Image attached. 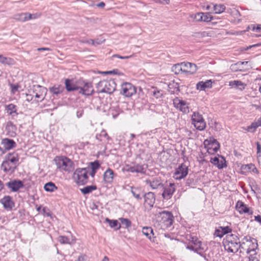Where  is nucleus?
I'll return each mask as SVG.
<instances>
[{
  "label": "nucleus",
  "mask_w": 261,
  "mask_h": 261,
  "mask_svg": "<svg viewBox=\"0 0 261 261\" xmlns=\"http://www.w3.org/2000/svg\"><path fill=\"white\" fill-rule=\"evenodd\" d=\"M131 193L138 200H141L142 197L140 196V190L137 188H132Z\"/></svg>",
  "instance_id": "43"
},
{
  "label": "nucleus",
  "mask_w": 261,
  "mask_h": 261,
  "mask_svg": "<svg viewBox=\"0 0 261 261\" xmlns=\"http://www.w3.org/2000/svg\"><path fill=\"white\" fill-rule=\"evenodd\" d=\"M185 68H184L183 62L180 64L174 65L172 68V70L175 72V74H178L180 71L184 72Z\"/></svg>",
  "instance_id": "40"
},
{
  "label": "nucleus",
  "mask_w": 261,
  "mask_h": 261,
  "mask_svg": "<svg viewBox=\"0 0 261 261\" xmlns=\"http://www.w3.org/2000/svg\"><path fill=\"white\" fill-rule=\"evenodd\" d=\"M164 191L162 194V197L166 200L170 199L175 191V186L174 184L170 183L169 185L163 187Z\"/></svg>",
  "instance_id": "12"
},
{
  "label": "nucleus",
  "mask_w": 261,
  "mask_h": 261,
  "mask_svg": "<svg viewBox=\"0 0 261 261\" xmlns=\"http://www.w3.org/2000/svg\"><path fill=\"white\" fill-rule=\"evenodd\" d=\"M65 87L67 91H73L78 90L79 86L75 85L72 80L67 79L65 82Z\"/></svg>",
  "instance_id": "24"
},
{
  "label": "nucleus",
  "mask_w": 261,
  "mask_h": 261,
  "mask_svg": "<svg viewBox=\"0 0 261 261\" xmlns=\"http://www.w3.org/2000/svg\"><path fill=\"white\" fill-rule=\"evenodd\" d=\"M106 221L108 222L110 227L115 228L116 230H119L121 227V224L118 223L117 220H110L109 218H106Z\"/></svg>",
  "instance_id": "34"
},
{
  "label": "nucleus",
  "mask_w": 261,
  "mask_h": 261,
  "mask_svg": "<svg viewBox=\"0 0 261 261\" xmlns=\"http://www.w3.org/2000/svg\"><path fill=\"white\" fill-rule=\"evenodd\" d=\"M153 91H151L152 95L156 98H160L163 96L162 91L158 90L156 88H153Z\"/></svg>",
  "instance_id": "44"
},
{
  "label": "nucleus",
  "mask_w": 261,
  "mask_h": 261,
  "mask_svg": "<svg viewBox=\"0 0 261 261\" xmlns=\"http://www.w3.org/2000/svg\"><path fill=\"white\" fill-rule=\"evenodd\" d=\"M1 169L5 172H8L10 171L11 172H13L16 169L15 166H13L12 165H11V163L7 160L3 162L1 165Z\"/></svg>",
  "instance_id": "25"
},
{
  "label": "nucleus",
  "mask_w": 261,
  "mask_h": 261,
  "mask_svg": "<svg viewBox=\"0 0 261 261\" xmlns=\"http://www.w3.org/2000/svg\"><path fill=\"white\" fill-rule=\"evenodd\" d=\"M119 220L120 221L122 227L124 228H128L132 225L131 221L127 218H120Z\"/></svg>",
  "instance_id": "41"
},
{
  "label": "nucleus",
  "mask_w": 261,
  "mask_h": 261,
  "mask_svg": "<svg viewBox=\"0 0 261 261\" xmlns=\"http://www.w3.org/2000/svg\"><path fill=\"white\" fill-rule=\"evenodd\" d=\"M214 145L215 146L214 147H211V146H207V151L210 154H213L216 152L220 148V144L217 141H214Z\"/></svg>",
  "instance_id": "37"
},
{
  "label": "nucleus",
  "mask_w": 261,
  "mask_h": 261,
  "mask_svg": "<svg viewBox=\"0 0 261 261\" xmlns=\"http://www.w3.org/2000/svg\"><path fill=\"white\" fill-rule=\"evenodd\" d=\"M173 105L177 109L184 113L189 112L188 104L184 100L176 97L173 100Z\"/></svg>",
  "instance_id": "10"
},
{
  "label": "nucleus",
  "mask_w": 261,
  "mask_h": 261,
  "mask_svg": "<svg viewBox=\"0 0 261 261\" xmlns=\"http://www.w3.org/2000/svg\"><path fill=\"white\" fill-rule=\"evenodd\" d=\"M258 125L255 122H252V124L248 126L247 127V130L250 132H254L256 129L258 127Z\"/></svg>",
  "instance_id": "49"
},
{
  "label": "nucleus",
  "mask_w": 261,
  "mask_h": 261,
  "mask_svg": "<svg viewBox=\"0 0 261 261\" xmlns=\"http://www.w3.org/2000/svg\"><path fill=\"white\" fill-rule=\"evenodd\" d=\"M38 51H43V50H46V51H51V49L48 47H41V48H37Z\"/></svg>",
  "instance_id": "59"
},
{
  "label": "nucleus",
  "mask_w": 261,
  "mask_h": 261,
  "mask_svg": "<svg viewBox=\"0 0 261 261\" xmlns=\"http://www.w3.org/2000/svg\"><path fill=\"white\" fill-rule=\"evenodd\" d=\"M90 165L91 169L93 170H95L96 171L100 167V164L99 163V162L98 161H95L94 162L90 163Z\"/></svg>",
  "instance_id": "48"
},
{
  "label": "nucleus",
  "mask_w": 261,
  "mask_h": 261,
  "mask_svg": "<svg viewBox=\"0 0 261 261\" xmlns=\"http://www.w3.org/2000/svg\"><path fill=\"white\" fill-rule=\"evenodd\" d=\"M12 60L11 58L3 56L1 61V63L3 64L10 65L12 63Z\"/></svg>",
  "instance_id": "50"
},
{
  "label": "nucleus",
  "mask_w": 261,
  "mask_h": 261,
  "mask_svg": "<svg viewBox=\"0 0 261 261\" xmlns=\"http://www.w3.org/2000/svg\"><path fill=\"white\" fill-rule=\"evenodd\" d=\"M236 210L240 214L247 213L249 212V208L241 201H238L236 205Z\"/></svg>",
  "instance_id": "27"
},
{
  "label": "nucleus",
  "mask_w": 261,
  "mask_h": 261,
  "mask_svg": "<svg viewBox=\"0 0 261 261\" xmlns=\"http://www.w3.org/2000/svg\"><path fill=\"white\" fill-rule=\"evenodd\" d=\"M31 14L29 13H22L14 16V19L18 21H25L30 20Z\"/></svg>",
  "instance_id": "30"
},
{
  "label": "nucleus",
  "mask_w": 261,
  "mask_h": 261,
  "mask_svg": "<svg viewBox=\"0 0 261 261\" xmlns=\"http://www.w3.org/2000/svg\"><path fill=\"white\" fill-rule=\"evenodd\" d=\"M258 244L256 239L249 236H246L242 240V248L246 251L247 254H252L256 252Z\"/></svg>",
  "instance_id": "2"
},
{
  "label": "nucleus",
  "mask_w": 261,
  "mask_h": 261,
  "mask_svg": "<svg viewBox=\"0 0 261 261\" xmlns=\"http://www.w3.org/2000/svg\"><path fill=\"white\" fill-rule=\"evenodd\" d=\"M212 16L208 13H203L202 16V21L204 22H210L212 19Z\"/></svg>",
  "instance_id": "45"
},
{
  "label": "nucleus",
  "mask_w": 261,
  "mask_h": 261,
  "mask_svg": "<svg viewBox=\"0 0 261 261\" xmlns=\"http://www.w3.org/2000/svg\"><path fill=\"white\" fill-rule=\"evenodd\" d=\"M205 32H199V33H196V37H204L205 36Z\"/></svg>",
  "instance_id": "61"
},
{
  "label": "nucleus",
  "mask_w": 261,
  "mask_h": 261,
  "mask_svg": "<svg viewBox=\"0 0 261 261\" xmlns=\"http://www.w3.org/2000/svg\"><path fill=\"white\" fill-rule=\"evenodd\" d=\"M252 30L258 32H261V24H258L256 27L253 25L252 27Z\"/></svg>",
  "instance_id": "54"
},
{
  "label": "nucleus",
  "mask_w": 261,
  "mask_h": 261,
  "mask_svg": "<svg viewBox=\"0 0 261 261\" xmlns=\"http://www.w3.org/2000/svg\"><path fill=\"white\" fill-rule=\"evenodd\" d=\"M1 145L4 148L5 150H3L2 148L0 147V151L3 153H5L6 150H9L15 148L16 146V143L12 139L5 138L2 140Z\"/></svg>",
  "instance_id": "13"
},
{
  "label": "nucleus",
  "mask_w": 261,
  "mask_h": 261,
  "mask_svg": "<svg viewBox=\"0 0 261 261\" xmlns=\"http://www.w3.org/2000/svg\"><path fill=\"white\" fill-rule=\"evenodd\" d=\"M224 246L228 252L236 253L242 248V242H240L237 236L231 234L227 236Z\"/></svg>",
  "instance_id": "1"
},
{
  "label": "nucleus",
  "mask_w": 261,
  "mask_h": 261,
  "mask_svg": "<svg viewBox=\"0 0 261 261\" xmlns=\"http://www.w3.org/2000/svg\"><path fill=\"white\" fill-rule=\"evenodd\" d=\"M200 241H197V243H194V244L197 245L198 244H201ZM187 248L191 250L194 251L195 252H198V249H200V245H198V247L195 248L193 245H188Z\"/></svg>",
  "instance_id": "47"
},
{
  "label": "nucleus",
  "mask_w": 261,
  "mask_h": 261,
  "mask_svg": "<svg viewBox=\"0 0 261 261\" xmlns=\"http://www.w3.org/2000/svg\"><path fill=\"white\" fill-rule=\"evenodd\" d=\"M100 137H103L106 138L107 139H109L108 135L105 130H102L99 135Z\"/></svg>",
  "instance_id": "56"
},
{
  "label": "nucleus",
  "mask_w": 261,
  "mask_h": 261,
  "mask_svg": "<svg viewBox=\"0 0 261 261\" xmlns=\"http://www.w3.org/2000/svg\"><path fill=\"white\" fill-rule=\"evenodd\" d=\"M144 198V206L150 209L153 206L155 200V195L153 193L149 192L143 195Z\"/></svg>",
  "instance_id": "11"
},
{
  "label": "nucleus",
  "mask_w": 261,
  "mask_h": 261,
  "mask_svg": "<svg viewBox=\"0 0 261 261\" xmlns=\"http://www.w3.org/2000/svg\"><path fill=\"white\" fill-rule=\"evenodd\" d=\"M6 160L16 168L19 161V158L18 154L15 152L9 153L6 156Z\"/></svg>",
  "instance_id": "23"
},
{
  "label": "nucleus",
  "mask_w": 261,
  "mask_h": 261,
  "mask_svg": "<svg viewBox=\"0 0 261 261\" xmlns=\"http://www.w3.org/2000/svg\"><path fill=\"white\" fill-rule=\"evenodd\" d=\"M69 236H60L58 241L62 244H73L75 243V238L72 236L70 232H68Z\"/></svg>",
  "instance_id": "16"
},
{
  "label": "nucleus",
  "mask_w": 261,
  "mask_h": 261,
  "mask_svg": "<svg viewBox=\"0 0 261 261\" xmlns=\"http://www.w3.org/2000/svg\"><path fill=\"white\" fill-rule=\"evenodd\" d=\"M147 165L136 164L130 166L127 171L132 173H140L144 174L145 173L147 168Z\"/></svg>",
  "instance_id": "15"
},
{
  "label": "nucleus",
  "mask_w": 261,
  "mask_h": 261,
  "mask_svg": "<svg viewBox=\"0 0 261 261\" xmlns=\"http://www.w3.org/2000/svg\"><path fill=\"white\" fill-rule=\"evenodd\" d=\"M214 141H217V140L213 138H210L209 140H205L204 142V144L205 146L207 145V146H211V147H214L215 146V145H214Z\"/></svg>",
  "instance_id": "46"
},
{
  "label": "nucleus",
  "mask_w": 261,
  "mask_h": 261,
  "mask_svg": "<svg viewBox=\"0 0 261 261\" xmlns=\"http://www.w3.org/2000/svg\"><path fill=\"white\" fill-rule=\"evenodd\" d=\"M203 13H198L195 15V19L197 21H202Z\"/></svg>",
  "instance_id": "51"
},
{
  "label": "nucleus",
  "mask_w": 261,
  "mask_h": 261,
  "mask_svg": "<svg viewBox=\"0 0 261 261\" xmlns=\"http://www.w3.org/2000/svg\"><path fill=\"white\" fill-rule=\"evenodd\" d=\"M87 257L85 255H82L80 256L76 261H86Z\"/></svg>",
  "instance_id": "55"
},
{
  "label": "nucleus",
  "mask_w": 261,
  "mask_h": 261,
  "mask_svg": "<svg viewBox=\"0 0 261 261\" xmlns=\"http://www.w3.org/2000/svg\"><path fill=\"white\" fill-rule=\"evenodd\" d=\"M16 107L14 104L11 103L6 106V110L7 112L12 116H17L18 113L16 112Z\"/></svg>",
  "instance_id": "31"
},
{
  "label": "nucleus",
  "mask_w": 261,
  "mask_h": 261,
  "mask_svg": "<svg viewBox=\"0 0 261 261\" xmlns=\"http://www.w3.org/2000/svg\"><path fill=\"white\" fill-rule=\"evenodd\" d=\"M132 56H121L119 55H114L113 56V57H116V58H119V59H127L129 58H130Z\"/></svg>",
  "instance_id": "53"
},
{
  "label": "nucleus",
  "mask_w": 261,
  "mask_h": 261,
  "mask_svg": "<svg viewBox=\"0 0 261 261\" xmlns=\"http://www.w3.org/2000/svg\"><path fill=\"white\" fill-rule=\"evenodd\" d=\"M213 8L215 13L220 14L225 10V7L223 4H219L214 5Z\"/></svg>",
  "instance_id": "42"
},
{
  "label": "nucleus",
  "mask_w": 261,
  "mask_h": 261,
  "mask_svg": "<svg viewBox=\"0 0 261 261\" xmlns=\"http://www.w3.org/2000/svg\"><path fill=\"white\" fill-rule=\"evenodd\" d=\"M183 65L185 68L184 72L193 74L196 72L198 69L196 64L190 62H183Z\"/></svg>",
  "instance_id": "21"
},
{
  "label": "nucleus",
  "mask_w": 261,
  "mask_h": 261,
  "mask_svg": "<svg viewBox=\"0 0 261 261\" xmlns=\"http://www.w3.org/2000/svg\"><path fill=\"white\" fill-rule=\"evenodd\" d=\"M97 189V187L95 185H91L85 187L82 189H80L81 192L84 194H88L91 193L93 191Z\"/></svg>",
  "instance_id": "36"
},
{
  "label": "nucleus",
  "mask_w": 261,
  "mask_h": 261,
  "mask_svg": "<svg viewBox=\"0 0 261 261\" xmlns=\"http://www.w3.org/2000/svg\"><path fill=\"white\" fill-rule=\"evenodd\" d=\"M105 41V39H103L102 37L100 38H97V39L95 40V45H98V44H101V43H102Z\"/></svg>",
  "instance_id": "52"
},
{
  "label": "nucleus",
  "mask_w": 261,
  "mask_h": 261,
  "mask_svg": "<svg viewBox=\"0 0 261 261\" xmlns=\"http://www.w3.org/2000/svg\"><path fill=\"white\" fill-rule=\"evenodd\" d=\"M258 126H261V117L255 122Z\"/></svg>",
  "instance_id": "64"
},
{
  "label": "nucleus",
  "mask_w": 261,
  "mask_h": 261,
  "mask_svg": "<svg viewBox=\"0 0 261 261\" xmlns=\"http://www.w3.org/2000/svg\"><path fill=\"white\" fill-rule=\"evenodd\" d=\"M212 83L211 80H207L205 82H199L196 84V89L200 91H205L206 89L212 87Z\"/></svg>",
  "instance_id": "22"
},
{
  "label": "nucleus",
  "mask_w": 261,
  "mask_h": 261,
  "mask_svg": "<svg viewBox=\"0 0 261 261\" xmlns=\"http://www.w3.org/2000/svg\"><path fill=\"white\" fill-rule=\"evenodd\" d=\"M1 203L4 207L7 209H12L14 206V203L10 196H6L1 199Z\"/></svg>",
  "instance_id": "20"
},
{
  "label": "nucleus",
  "mask_w": 261,
  "mask_h": 261,
  "mask_svg": "<svg viewBox=\"0 0 261 261\" xmlns=\"http://www.w3.org/2000/svg\"><path fill=\"white\" fill-rule=\"evenodd\" d=\"M79 93L86 96L93 94L94 90L91 83L83 82V85L79 86Z\"/></svg>",
  "instance_id": "9"
},
{
  "label": "nucleus",
  "mask_w": 261,
  "mask_h": 261,
  "mask_svg": "<svg viewBox=\"0 0 261 261\" xmlns=\"http://www.w3.org/2000/svg\"><path fill=\"white\" fill-rule=\"evenodd\" d=\"M64 89V88L63 86L61 85H55L53 87L49 88V91L56 95H58L61 93H62Z\"/></svg>",
  "instance_id": "32"
},
{
  "label": "nucleus",
  "mask_w": 261,
  "mask_h": 261,
  "mask_svg": "<svg viewBox=\"0 0 261 261\" xmlns=\"http://www.w3.org/2000/svg\"><path fill=\"white\" fill-rule=\"evenodd\" d=\"M46 207H44L43 209H42V211H43V213L45 214L47 216H50V212H46Z\"/></svg>",
  "instance_id": "63"
},
{
  "label": "nucleus",
  "mask_w": 261,
  "mask_h": 261,
  "mask_svg": "<svg viewBox=\"0 0 261 261\" xmlns=\"http://www.w3.org/2000/svg\"><path fill=\"white\" fill-rule=\"evenodd\" d=\"M7 187L11 189L12 192H17L20 189L23 187V182L18 179H14L8 182L6 184Z\"/></svg>",
  "instance_id": "14"
},
{
  "label": "nucleus",
  "mask_w": 261,
  "mask_h": 261,
  "mask_svg": "<svg viewBox=\"0 0 261 261\" xmlns=\"http://www.w3.org/2000/svg\"><path fill=\"white\" fill-rule=\"evenodd\" d=\"M116 85L114 80L100 81L97 85L99 93L112 94L116 89Z\"/></svg>",
  "instance_id": "4"
},
{
  "label": "nucleus",
  "mask_w": 261,
  "mask_h": 261,
  "mask_svg": "<svg viewBox=\"0 0 261 261\" xmlns=\"http://www.w3.org/2000/svg\"><path fill=\"white\" fill-rule=\"evenodd\" d=\"M113 178L114 172L112 169L109 168L104 173V180L107 183H111L113 180Z\"/></svg>",
  "instance_id": "29"
},
{
  "label": "nucleus",
  "mask_w": 261,
  "mask_h": 261,
  "mask_svg": "<svg viewBox=\"0 0 261 261\" xmlns=\"http://www.w3.org/2000/svg\"><path fill=\"white\" fill-rule=\"evenodd\" d=\"M255 220L261 224V216L257 215L255 216Z\"/></svg>",
  "instance_id": "62"
},
{
  "label": "nucleus",
  "mask_w": 261,
  "mask_h": 261,
  "mask_svg": "<svg viewBox=\"0 0 261 261\" xmlns=\"http://www.w3.org/2000/svg\"><path fill=\"white\" fill-rule=\"evenodd\" d=\"M31 16H30V19H35L40 16V14H31Z\"/></svg>",
  "instance_id": "60"
},
{
  "label": "nucleus",
  "mask_w": 261,
  "mask_h": 261,
  "mask_svg": "<svg viewBox=\"0 0 261 261\" xmlns=\"http://www.w3.org/2000/svg\"><path fill=\"white\" fill-rule=\"evenodd\" d=\"M229 85L232 88H235L240 90L244 89L246 86V84L243 83L241 81H232L229 83Z\"/></svg>",
  "instance_id": "28"
},
{
  "label": "nucleus",
  "mask_w": 261,
  "mask_h": 261,
  "mask_svg": "<svg viewBox=\"0 0 261 261\" xmlns=\"http://www.w3.org/2000/svg\"><path fill=\"white\" fill-rule=\"evenodd\" d=\"M142 233L150 241H152L151 237L154 235L153 229L151 227H143L142 228Z\"/></svg>",
  "instance_id": "33"
},
{
  "label": "nucleus",
  "mask_w": 261,
  "mask_h": 261,
  "mask_svg": "<svg viewBox=\"0 0 261 261\" xmlns=\"http://www.w3.org/2000/svg\"><path fill=\"white\" fill-rule=\"evenodd\" d=\"M249 166H250L251 167H252V172H254V173H256L257 174H258L259 173V171L257 169V168L255 167V166L252 164H249Z\"/></svg>",
  "instance_id": "58"
},
{
  "label": "nucleus",
  "mask_w": 261,
  "mask_h": 261,
  "mask_svg": "<svg viewBox=\"0 0 261 261\" xmlns=\"http://www.w3.org/2000/svg\"><path fill=\"white\" fill-rule=\"evenodd\" d=\"M136 93V88L129 83L121 85L120 93L125 97H130Z\"/></svg>",
  "instance_id": "7"
},
{
  "label": "nucleus",
  "mask_w": 261,
  "mask_h": 261,
  "mask_svg": "<svg viewBox=\"0 0 261 261\" xmlns=\"http://www.w3.org/2000/svg\"><path fill=\"white\" fill-rule=\"evenodd\" d=\"M73 178L79 185H84L88 182V171L86 168H78L74 171Z\"/></svg>",
  "instance_id": "5"
},
{
  "label": "nucleus",
  "mask_w": 261,
  "mask_h": 261,
  "mask_svg": "<svg viewBox=\"0 0 261 261\" xmlns=\"http://www.w3.org/2000/svg\"><path fill=\"white\" fill-rule=\"evenodd\" d=\"M188 173V167L184 164H181L176 169L173 177L180 180L185 177Z\"/></svg>",
  "instance_id": "8"
},
{
  "label": "nucleus",
  "mask_w": 261,
  "mask_h": 261,
  "mask_svg": "<svg viewBox=\"0 0 261 261\" xmlns=\"http://www.w3.org/2000/svg\"><path fill=\"white\" fill-rule=\"evenodd\" d=\"M16 126L11 121H8L6 125V129L7 133L11 137H14L16 135Z\"/></svg>",
  "instance_id": "26"
},
{
  "label": "nucleus",
  "mask_w": 261,
  "mask_h": 261,
  "mask_svg": "<svg viewBox=\"0 0 261 261\" xmlns=\"http://www.w3.org/2000/svg\"><path fill=\"white\" fill-rule=\"evenodd\" d=\"M220 228L221 229V231L219 230H217L216 231L218 232L217 236L220 238L222 237L223 235L230 232L232 231L231 228L228 226H221Z\"/></svg>",
  "instance_id": "35"
},
{
  "label": "nucleus",
  "mask_w": 261,
  "mask_h": 261,
  "mask_svg": "<svg viewBox=\"0 0 261 261\" xmlns=\"http://www.w3.org/2000/svg\"><path fill=\"white\" fill-rule=\"evenodd\" d=\"M44 189L47 192H54L55 190L57 189V187L55 184L53 182H48L45 184Z\"/></svg>",
  "instance_id": "39"
},
{
  "label": "nucleus",
  "mask_w": 261,
  "mask_h": 261,
  "mask_svg": "<svg viewBox=\"0 0 261 261\" xmlns=\"http://www.w3.org/2000/svg\"><path fill=\"white\" fill-rule=\"evenodd\" d=\"M45 89L40 86H37L35 90L33 91V93L35 94L36 98H40L42 96L43 91L45 90Z\"/></svg>",
  "instance_id": "38"
},
{
  "label": "nucleus",
  "mask_w": 261,
  "mask_h": 261,
  "mask_svg": "<svg viewBox=\"0 0 261 261\" xmlns=\"http://www.w3.org/2000/svg\"><path fill=\"white\" fill-rule=\"evenodd\" d=\"M159 217H161L164 222L171 224L173 221V215L170 212L163 211L158 213Z\"/></svg>",
  "instance_id": "19"
},
{
  "label": "nucleus",
  "mask_w": 261,
  "mask_h": 261,
  "mask_svg": "<svg viewBox=\"0 0 261 261\" xmlns=\"http://www.w3.org/2000/svg\"><path fill=\"white\" fill-rule=\"evenodd\" d=\"M54 161L57 167L61 170L70 172L74 169L72 162L67 157L56 156Z\"/></svg>",
  "instance_id": "3"
},
{
  "label": "nucleus",
  "mask_w": 261,
  "mask_h": 261,
  "mask_svg": "<svg viewBox=\"0 0 261 261\" xmlns=\"http://www.w3.org/2000/svg\"><path fill=\"white\" fill-rule=\"evenodd\" d=\"M170 0H154L155 3H159L161 4H168Z\"/></svg>",
  "instance_id": "57"
},
{
  "label": "nucleus",
  "mask_w": 261,
  "mask_h": 261,
  "mask_svg": "<svg viewBox=\"0 0 261 261\" xmlns=\"http://www.w3.org/2000/svg\"><path fill=\"white\" fill-rule=\"evenodd\" d=\"M211 162L214 165L217 166L219 169H222L226 166L225 160L222 156H215L211 158Z\"/></svg>",
  "instance_id": "17"
},
{
  "label": "nucleus",
  "mask_w": 261,
  "mask_h": 261,
  "mask_svg": "<svg viewBox=\"0 0 261 261\" xmlns=\"http://www.w3.org/2000/svg\"><path fill=\"white\" fill-rule=\"evenodd\" d=\"M192 123L199 130H203L206 127V122L202 115L198 112H193L191 116Z\"/></svg>",
  "instance_id": "6"
},
{
  "label": "nucleus",
  "mask_w": 261,
  "mask_h": 261,
  "mask_svg": "<svg viewBox=\"0 0 261 261\" xmlns=\"http://www.w3.org/2000/svg\"><path fill=\"white\" fill-rule=\"evenodd\" d=\"M145 183L149 185L152 189H156L159 187H163L161 178L155 177L152 179H147L145 181Z\"/></svg>",
  "instance_id": "18"
}]
</instances>
